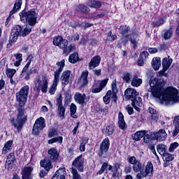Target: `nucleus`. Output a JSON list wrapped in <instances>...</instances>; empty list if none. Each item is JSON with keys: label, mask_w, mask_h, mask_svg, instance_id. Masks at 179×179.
<instances>
[{"label": "nucleus", "mask_w": 179, "mask_h": 179, "mask_svg": "<svg viewBox=\"0 0 179 179\" xmlns=\"http://www.w3.org/2000/svg\"><path fill=\"white\" fill-rule=\"evenodd\" d=\"M20 17L21 22L23 23H28L29 26H36L37 23V17H38V13L34 10H22L20 13Z\"/></svg>", "instance_id": "1"}, {"label": "nucleus", "mask_w": 179, "mask_h": 179, "mask_svg": "<svg viewBox=\"0 0 179 179\" xmlns=\"http://www.w3.org/2000/svg\"><path fill=\"white\" fill-rule=\"evenodd\" d=\"M27 120V118L24 115V110L22 108L18 109V115L17 116V119H10L11 125H13L14 128H16L18 132H20L22 131V129L23 128V124H24V122H26Z\"/></svg>", "instance_id": "2"}, {"label": "nucleus", "mask_w": 179, "mask_h": 179, "mask_svg": "<svg viewBox=\"0 0 179 179\" xmlns=\"http://www.w3.org/2000/svg\"><path fill=\"white\" fill-rule=\"evenodd\" d=\"M57 65L58 69L55 71V80L51 87L49 89V93L51 94H55L57 91V86H58V82H59V75H61V72H62L64 67L65 66V59H62L61 62H57Z\"/></svg>", "instance_id": "3"}, {"label": "nucleus", "mask_w": 179, "mask_h": 179, "mask_svg": "<svg viewBox=\"0 0 179 179\" xmlns=\"http://www.w3.org/2000/svg\"><path fill=\"white\" fill-rule=\"evenodd\" d=\"M47 89H48V82L47 77L44 75L38 76L35 80V87L34 90L35 92H43V93H47Z\"/></svg>", "instance_id": "4"}, {"label": "nucleus", "mask_w": 179, "mask_h": 179, "mask_svg": "<svg viewBox=\"0 0 179 179\" xmlns=\"http://www.w3.org/2000/svg\"><path fill=\"white\" fill-rule=\"evenodd\" d=\"M29 90L30 87L29 85H25L20 89V92L16 93L17 101L19 102L21 107H23L26 104Z\"/></svg>", "instance_id": "5"}, {"label": "nucleus", "mask_w": 179, "mask_h": 179, "mask_svg": "<svg viewBox=\"0 0 179 179\" xmlns=\"http://www.w3.org/2000/svg\"><path fill=\"white\" fill-rule=\"evenodd\" d=\"M44 128H45V119L41 117L36 120L33 126V135H40V132H41V131H43Z\"/></svg>", "instance_id": "6"}, {"label": "nucleus", "mask_w": 179, "mask_h": 179, "mask_svg": "<svg viewBox=\"0 0 179 179\" xmlns=\"http://www.w3.org/2000/svg\"><path fill=\"white\" fill-rule=\"evenodd\" d=\"M148 176H153V164L150 162L147 163L145 171L143 169L140 173L136 174V179L145 178Z\"/></svg>", "instance_id": "7"}, {"label": "nucleus", "mask_w": 179, "mask_h": 179, "mask_svg": "<svg viewBox=\"0 0 179 179\" xmlns=\"http://www.w3.org/2000/svg\"><path fill=\"white\" fill-rule=\"evenodd\" d=\"M20 31H22V27L20 25H16L14 27L10 32L8 45H12L13 43H16V41H17V38H19V36H20Z\"/></svg>", "instance_id": "8"}, {"label": "nucleus", "mask_w": 179, "mask_h": 179, "mask_svg": "<svg viewBox=\"0 0 179 179\" xmlns=\"http://www.w3.org/2000/svg\"><path fill=\"white\" fill-rule=\"evenodd\" d=\"M150 90L155 97V93H159L163 90V85L159 82V79L154 78L150 80Z\"/></svg>", "instance_id": "9"}, {"label": "nucleus", "mask_w": 179, "mask_h": 179, "mask_svg": "<svg viewBox=\"0 0 179 179\" xmlns=\"http://www.w3.org/2000/svg\"><path fill=\"white\" fill-rule=\"evenodd\" d=\"M151 139L152 141H158L159 142H163V141H166L167 138V133H166V130L161 129L157 132H151Z\"/></svg>", "instance_id": "10"}, {"label": "nucleus", "mask_w": 179, "mask_h": 179, "mask_svg": "<svg viewBox=\"0 0 179 179\" xmlns=\"http://www.w3.org/2000/svg\"><path fill=\"white\" fill-rule=\"evenodd\" d=\"M82 155L77 157L72 163V168L74 170H78L80 173H83V164H85V159L82 157Z\"/></svg>", "instance_id": "11"}, {"label": "nucleus", "mask_w": 179, "mask_h": 179, "mask_svg": "<svg viewBox=\"0 0 179 179\" xmlns=\"http://www.w3.org/2000/svg\"><path fill=\"white\" fill-rule=\"evenodd\" d=\"M138 38V35L136 34H131V35H127V36H122L121 38V44H123V45H127L128 44V41H131V43L134 45V48H136V38Z\"/></svg>", "instance_id": "12"}, {"label": "nucleus", "mask_w": 179, "mask_h": 179, "mask_svg": "<svg viewBox=\"0 0 179 179\" xmlns=\"http://www.w3.org/2000/svg\"><path fill=\"white\" fill-rule=\"evenodd\" d=\"M68 40H64L62 41V43L60 44V49L63 50V54L66 56L69 55L72 51H75V46L72 45H69Z\"/></svg>", "instance_id": "13"}, {"label": "nucleus", "mask_w": 179, "mask_h": 179, "mask_svg": "<svg viewBox=\"0 0 179 179\" xmlns=\"http://www.w3.org/2000/svg\"><path fill=\"white\" fill-rule=\"evenodd\" d=\"M74 99L78 104L85 106V103H87L90 100V96H87L85 94L76 92L74 95Z\"/></svg>", "instance_id": "14"}, {"label": "nucleus", "mask_w": 179, "mask_h": 179, "mask_svg": "<svg viewBox=\"0 0 179 179\" xmlns=\"http://www.w3.org/2000/svg\"><path fill=\"white\" fill-rule=\"evenodd\" d=\"M108 149H110V139L106 138L100 145L99 156H103L104 153H107Z\"/></svg>", "instance_id": "15"}, {"label": "nucleus", "mask_w": 179, "mask_h": 179, "mask_svg": "<svg viewBox=\"0 0 179 179\" xmlns=\"http://www.w3.org/2000/svg\"><path fill=\"white\" fill-rule=\"evenodd\" d=\"M138 96H139V92L134 88H127L124 92V99L127 100H134Z\"/></svg>", "instance_id": "16"}, {"label": "nucleus", "mask_w": 179, "mask_h": 179, "mask_svg": "<svg viewBox=\"0 0 179 179\" xmlns=\"http://www.w3.org/2000/svg\"><path fill=\"white\" fill-rule=\"evenodd\" d=\"M22 179H32L33 178V167L25 166L21 172Z\"/></svg>", "instance_id": "17"}, {"label": "nucleus", "mask_w": 179, "mask_h": 179, "mask_svg": "<svg viewBox=\"0 0 179 179\" xmlns=\"http://www.w3.org/2000/svg\"><path fill=\"white\" fill-rule=\"evenodd\" d=\"M87 76H89L88 71H84L82 72L81 76L78 79V82L81 85L80 87H86V86L89 85V80H87Z\"/></svg>", "instance_id": "18"}, {"label": "nucleus", "mask_w": 179, "mask_h": 179, "mask_svg": "<svg viewBox=\"0 0 179 179\" xmlns=\"http://www.w3.org/2000/svg\"><path fill=\"white\" fill-rule=\"evenodd\" d=\"M48 155L49 156V159L52 160V162H56V160H58V157L59 156L58 150L55 148H52L48 150Z\"/></svg>", "instance_id": "19"}, {"label": "nucleus", "mask_w": 179, "mask_h": 179, "mask_svg": "<svg viewBox=\"0 0 179 179\" xmlns=\"http://www.w3.org/2000/svg\"><path fill=\"white\" fill-rule=\"evenodd\" d=\"M22 8V0H17L15 1L14 4V7L12 9V10L10 12V15L8 17L6 23H8L9 22V18L12 15H15V13H17L19 10Z\"/></svg>", "instance_id": "20"}, {"label": "nucleus", "mask_w": 179, "mask_h": 179, "mask_svg": "<svg viewBox=\"0 0 179 179\" xmlns=\"http://www.w3.org/2000/svg\"><path fill=\"white\" fill-rule=\"evenodd\" d=\"M131 106L136 110V111H141L139 107H142V98L141 96H136L133 100H131Z\"/></svg>", "instance_id": "21"}, {"label": "nucleus", "mask_w": 179, "mask_h": 179, "mask_svg": "<svg viewBox=\"0 0 179 179\" xmlns=\"http://www.w3.org/2000/svg\"><path fill=\"white\" fill-rule=\"evenodd\" d=\"M100 61H101V57L100 56H95L91 59L90 62L89 63V68L90 69H94V68L100 65Z\"/></svg>", "instance_id": "22"}, {"label": "nucleus", "mask_w": 179, "mask_h": 179, "mask_svg": "<svg viewBox=\"0 0 179 179\" xmlns=\"http://www.w3.org/2000/svg\"><path fill=\"white\" fill-rule=\"evenodd\" d=\"M41 166L43 167L46 171H50L52 169V164H51V160L48 158L42 159L40 162Z\"/></svg>", "instance_id": "23"}, {"label": "nucleus", "mask_w": 179, "mask_h": 179, "mask_svg": "<svg viewBox=\"0 0 179 179\" xmlns=\"http://www.w3.org/2000/svg\"><path fill=\"white\" fill-rule=\"evenodd\" d=\"M15 152L10 153L7 157V159L6 161V164H5V167L6 169H7V170H9V169L12 167V164H13V162H15Z\"/></svg>", "instance_id": "24"}, {"label": "nucleus", "mask_w": 179, "mask_h": 179, "mask_svg": "<svg viewBox=\"0 0 179 179\" xmlns=\"http://www.w3.org/2000/svg\"><path fill=\"white\" fill-rule=\"evenodd\" d=\"M171 64H173V59L168 56L162 59V66L164 72H166L171 66Z\"/></svg>", "instance_id": "25"}, {"label": "nucleus", "mask_w": 179, "mask_h": 179, "mask_svg": "<svg viewBox=\"0 0 179 179\" xmlns=\"http://www.w3.org/2000/svg\"><path fill=\"white\" fill-rule=\"evenodd\" d=\"M65 174H66L65 168L59 169L52 179H65Z\"/></svg>", "instance_id": "26"}, {"label": "nucleus", "mask_w": 179, "mask_h": 179, "mask_svg": "<svg viewBox=\"0 0 179 179\" xmlns=\"http://www.w3.org/2000/svg\"><path fill=\"white\" fill-rule=\"evenodd\" d=\"M173 124L174 129L172 131V135L173 137H176L179 134V115L174 117Z\"/></svg>", "instance_id": "27"}, {"label": "nucleus", "mask_w": 179, "mask_h": 179, "mask_svg": "<svg viewBox=\"0 0 179 179\" xmlns=\"http://www.w3.org/2000/svg\"><path fill=\"white\" fill-rule=\"evenodd\" d=\"M148 57H149V52L147 51H143L141 52L138 61V65L139 66H143V65H145V62H146V58H148Z\"/></svg>", "instance_id": "28"}, {"label": "nucleus", "mask_w": 179, "mask_h": 179, "mask_svg": "<svg viewBox=\"0 0 179 179\" xmlns=\"http://www.w3.org/2000/svg\"><path fill=\"white\" fill-rule=\"evenodd\" d=\"M69 78H71V71H65L62 73L61 80L64 85L69 83Z\"/></svg>", "instance_id": "29"}, {"label": "nucleus", "mask_w": 179, "mask_h": 179, "mask_svg": "<svg viewBox=\"0 0 179 179\" xmlns=\"http://www.w3.org/2000/svg\"><path fill=\"white\" fill-rule=\"evenodd\" d=\"M146 135V131H138L136 132L135 134H132L131 138L134 139V141H139L140 139H142L143 136Z\"/></svg>", "instance_id": "30"}, {"label": "nucleus", "mask_w": 179, "mask_h": 179, "mask_svg": "<svg viewBox=\"0 0 179 179\" xmlns=\"http://www.w3.org/2000/svg\"><path fill=\"white\" fill-rule=\"evenodd\" d=\"M151 64L155 71H159L160 66H162V61H160V58L154 57Z\"/></svg>", "instance_id": "31"}, {"label": "nucleus", "mask_w": 179, "mask_h": 179, "mask_svg": "<svg viewBox=\"0 0 179 179\" xmlns=\"http://www.w3.org/2000/svg\"><path fill=\"white\" fill-rule=\"evenodd\" d=\"M75 10L77 12H81L82 13H87L90 12V8L85 5L80 4L78 6H76L74 8Z\"/></svg>", "instance_id": "32"}, {"label": "nucleus", "mask_w": 179, "mask_h": 179, "mask_svg": "<svg viewBox=\"0 0 179 179\" xmlns=\"http://www.w3.org/2000/svg\"><path fill=\"white\" fill-rule=\"evenodd\" d=\"M13 144V141H7L2 149V155H6V153H8L9 150H11Z\"/></svg>", "instance_id": "33"}, {"label": "nucleus", "mask_w": 179, "mask_h": 179, "mask_svg": "<svg viewBox=\"0 0 179 179\" xmlns=\"http://www.w3.org/2000/svg\"><path fill=\"white\" fill-rule=\"evenodd\" d=\"M142 85V79L138 78V76H134L131 80V86L134 87H139Z\"/></svg>", "instance_id": "34"}, {"label": "nucleus", "mask_w": 179, "mask_h": 179, "mask_svg": "<svg viewBox=\"0 0 179 179\" xmlns=\"http://www.w3.org/2000/svg\"><path fill=\"white\" fill-rule=\"evenodd\" d=\"M118 124H119V127L120 129H125V120H124V114L120 112L118 114Z\"/></svg>", "instance_id": "35"}, {"label": "nucleus", "mask_w": 179, "mask_h": 179, "mask_svg": "<svg viewBox=\"0 0 179 179\" xmlns=\"http://www.w3.org/2000/svg\"><path fill=\"white\" fill-rule=\"evenodd\" d=\"M157 150L162 156L167 153V147L164 144H159L157 145Z\"/></svg>", "instance_id": "36"}, {"label": "nucleus", "mask_w": 179, "mask_h": 179, "mask_svg": "<svg viewBox=\"0 0 179 179\" xmlns=\"http://www.w3.org/2000/svg\"><path fill=\"white\" fill-rule=\"evenodd\" d=\"M88 6H90V8H94L95 9H99V8H101V2L93 0L88 2Z\"/></svg>", "instance_id": "37"}, {"label": "nucleus", "mask_w": 179, "mask_h": 179, "mask_svg": "<svg viewBox=\"0 0 179 179\" xmlns=\"http://www.w3.org/2000/svg\"><path fill=\"white\" fill-rule=\"evenodd\" d=\"M76 105H75L74 103H71L70 106V114L72 118H78V115H76Z\"/></svg>", "instance_id": "38"}, {"label": "nucleus", "mask_w": 179, "mask_h": 179, "mask_svg": "<svg viewBox=\"0 0 179 179\" xmlns=\"http://www.w3.org/2000/svg\"><path fill=\"white\" fill-rule=\"evenodd\" d=\"M66 39L62 38V36H57L54 38L53 39V44L54 45H56L57 47H59L61 48V44H62V42Z\"/></svg>", "instance_id": "39"}, {"label": "nucleus", "mask_w": 179, "mask_h": 179, "mask_svg": "<svg viewBox=\"0 0 179 179\" xmlns=\"http://www.w3.org/2000/svg\"><path fill=\"white\" fill-rule=\"evenodd\" d=\"M120 34H122V36H128V33H129V27L125 25H121L120 27Z\"/></svg>", "instance_id": "40"}, {"label": "nucleus", "mask_w": 179, "mask_h": 179, "mask_svg": "<svg viewBox=\"0 0 179 179\" xmlns=\"http://www.w3.org/2000/svg\"><path fill=\"white\" fill-rule=\"evenodd\" d=\"M162 159L164 162L169 163V162H171L174 159V157H173V155L166 152L162 155Z\"/></svg>", "instance_id": "41"}, {"label": "nucleus", "mask_w": 179, "mask_h": 179, "mask_svg": "<svg viewBox=\"0 0 179 179\" xmlns=\"http://www.w3.org/2000/svg\"><path fill=\"white\" fill-rule=\"evenodd\" d=\"M171 36H173V29L170 28L169 29L164 31L163 35L164 40H170Z\"/></svg>", "instance_id": "42"}, {"label": "nucleus", "mask_w": 179, "mask_h": 179, "mask_svg": "<svg viewBox=\"0 0 179 179\" xmlns=\"http://www.w3.org/2000/svg\"><path fill=\"white\" fill-rule=\"evenodd\" d=\"M30 33H31V27H27L23 30L21 29L20 36H22V37H26V36H27V34H30Z\"/></svg>", "instance_id": "43"}, {"label": "nucleus", "mask_w": 179, "mask_h": 179, "mask_svg": "<svg viewBox=\"0 0 179 179\" xmlns=\"http://www.w3.org/2000/svg\"><path fill=\"white\" fill-rule=\"evenodd\" d=\"M78 59H79V56L77 55V53H73L69 57V62H71V64H76Z\"/></svg>", "instance_id": "44"}, {"label": "nucleus", "mask_w": 179, "mask_h": 179, "mask_svg": "<svg viewBox=\"0 0 179 179\" xmlns=\"http://www.w3.org/2000/svg\"><path fill=\"white\" fill-rule=\"evenodd\" d=\"M32 58H33L32 55H29L27 57L28 62L27 63L25 66L23 68L22 73H27V72H30V71H27V69H29V66H30V64H31V59Z\"/></svg>", "instance_id": "45"}, {"label": "nucleus", "mask_w": 179, "mask_h": 179, "mask_svg": "<svg viewBox=\"0 0 179 179\" xmlns=\"http://www.w3.org/2000/svg\"><path fill=\"white\" fill-rule=\"evenodd\" d=\"M89 142V138H83L80 144V152H85L86 150V145Z\"/></svg>", "instance_id": "46"}, {"label": "nucleus", "mask_w": 179, "mask_h": 179, "mask_svg": "<svg viewBox=\"0 0 179 179\" xmlns=\"http://www.w3.org/2000/svg\"><path fill=\"white\" fill-rule=\"evenodd\" d=\"M133 171L134 173H141L142 171V163L138 162V163L133 165Z\"/></svg>", "instance_id": "47"}, {"label": "nucleus", "mask_w": 179, "mask_h": 179, "mask_svg": "<svg viewBox=\"0 0 179 179\" xmlns=\"http://www.w3.org/2000/svg\"><path fill=\"white\" fill-rule=\"evenodd\" d=\"M62 141H63L62 136H58L56 138H51L48 141V143H49V145H52V143H55L57 142H58V143H62Z\"/></svg>", "instance_id": "48"}, {"label": "nucleus", "mask_w": 179, "mask_h": 179, "mask_svg": "<svg viewBox=\"0 0 179 179\" xmlns=\"http://www.w3.org/2000/svg\"><path fill=\"white\" fill-rule=\"evenodd\" d=\"M162 24H164V19L163 18H161L157 21L152 22V27H159V26H162Z\"/></svg>", "instance_id": "49"}, {"label": "nucleus", "mask_w": 179, "mask_h": 179, "mask_svg": "<svg viewBox=\"0 0 179 179\" xmlns=\"http://www.w3.org/2000/svg\"><path fill=\"white\" fill-rule=\"evenodd\" d=\"M111 99V90L107 92L106 95L103 97V102L105 104L110 103V100Z\"/></svg>", "instance_id": "50"}, {"label": "nucleus", "mask_w": 179, "mask_h": 179, "mask_svg": "<svg viewBox=\"0 0 179 179\" xmlns=\"http://www.w3.org/2000/svg\"><path fill=\"white\" fill-rule=\"evenodd\" d=\"M148 112L150 114H152L151 116L152 120H155V121H157L159 120V117L156 115V110L153 109L152 108H148Z\"/></svg>", "instance_id": "51"}, {"label": "nucleus", "mask_w": 179, "mask_h": 179, "mask_svg": "<svg viewBox=\"0 0 179 179\" xmlns=\"http://www.w3.org/2000/svg\"><path fill=\"white\" fill-rule=\"evenodd\" d=\"M58 132L57 131V129L52 127L48 131V138H53V136H55V135H57Z\"/></svg>", "instance_id": "52"}, {"label": "nucleus", "mask_w": 179, "mask_h": 179, "mask_svg": "<svg viewBox=\"0 0 179 179\" xmlns=\"http://www.w3.org/2000/svg\"><path fill=\"white\" fill-rule=\"evenodd\" d=\"M127 162H128V163H129V164H132L133 166L139 162V161L136 160V157H135L134 156L129 157L127 158Z\"/></svg>", "instance_id": "53"}, {"label": "nucleus", "mask_w": 179, "mask_h": 179, "mask_svg": "<svg viewBox=\"0 0 179 179\" xmlns=\"http://www.w3.org/2000/svg\"><path fill=\"white\" fill-rule=\"evenodd\" d=\"M105 132L107 136H110V135H113L114 134V127L111 126H108L106 128Z\"/></svg>", "instance_id": "54"}, {"label": "nucleus", "mask_w": 179, "mask_h": 179, "mask_svg": "<svg viewBox=\"0 0 179 179\" xmlns=\"http://www.w3.org/2000/svg\"><path fill=\"white\" fill-rule=\"evenodd\" d=\"M57 111L59 117H65V107H64V106H58Z\"/></svg>", "instance_id": "55"}, {"label": "nucleus", "mask_w": 179, "mask_h": 179, "mask_svg": "<svg viewBox=\"0 0 179 179\" xmlns=\"http://www.w3.org/2000/svg\"><path fill=\"white\" fill-rule=\"evenodd\" d=\"M6 73L8 78H13V76L16 73V70L13 69H7Z\"/></svg>", "instance_id": "56"}, {"label": "nucleus", "mask_w": 179, "mask_h": 179, "mask_svg": "<svg viewBox=\"0 0 179 179\" xmlns=\"http://www.w3.org/2000/svg\"><path fill=\"white\" fill-rule=\"evenodd\" d=\"M71 173L73 176V179H80V175L78 173V170L71 169Z\"/></svg>", "instance_id": "57"}, {"label": "nucleus", "mask_w": 179, "mask_h": 179, "mask_svg": "<svg viewBox=\"0 0 179 179\" xmlns=\"http://www.w3.org/2000/svg\"><path fill=\"white\" fill-rule=\"evenodd\" d=\"M131 73H124L123 74V80L126 82V83H129V80H131Z\"/></svg>", "instance_id": "58"}, {"label": "nucleus", "mask_w": 179, "mask_h": 179, "mask_svg": "<svg viewBox=\"0 0 179 179\" xmlns=\"http://www.w3.org/2000/svg\"><path fill=\"white\" fill-rule=\"evenodd\" d=\"M117 40V35H112L107 37L106 41V43H113V41Z\"/></svg>", "instance_id": "59"}, {"label": "nucleus", "mask_w": 179, "mask_h": 179, "mask_svg": "<svg viewBox=\"0 0 179 179\" xmlns=\"http://www.w3.org/2000/svg\"><path fill=\"white\" fill-rule=\"evenodd\" d=\"M143 136L144 143H150V140L153 141L152 138H150V136L152 137V136L149 134H145Z\"/></svg>", "instance_id": "60"}, {"label": "nucleus", "mask_w": 179, "mask_h": 179, "mask_svg": "<svg viewBox=\"0 0 179 179\" xmlns=\"http://www.w3.org/2000/svg\"><path fill=\"white\" fill-rule=\"evenodd\" d=\"M103 89L99 86V87H96V85H94L92 87V93H100Z\"/></svg>", "instance_id": "61"}, {"label": "nucleus", "mask_w": 179, "mask_h": 179, "mask_svg": "<svg viewBox=\"0 0 179 179\" xmlns=\"http://www.w3.org/2000/svg\"><path fill=\"white\" fill-rule=\"evenodd\" d=\"M56 106L57 107H62L64 105H62V95H59V96L56 99Z\"/></svg>", "instance_id": "62"}, {"label": "nucleus", "mask_w": 179, "mask_h": 179, "mask_svg": "<svg viewBox=\"0 0 179 179\" xmlns=\"http://www.w3.org/2000/svg\"><path fill=\"white\" fill-rule=\"evenodd\" d=\"M178 145L179 144L177 142L171 143L169 148V152H174V149H177V148H178Z\"/></svg>", "instance_id": "63"}, {"label": "nucleus", "mask_w": 179, "mask_h": 179, "mask_svg": "<svg viewBox=\"0 0 179 179\" xmlns=\"http://www.w3.org/2000/svg\"><path fill=\"white\" fill-rule=\"evenodd\" d=\"M69 27H72V29H78V27H80V24L79 22H69Z\"/></svg>", "instance_id": "64"}]
</instances>
